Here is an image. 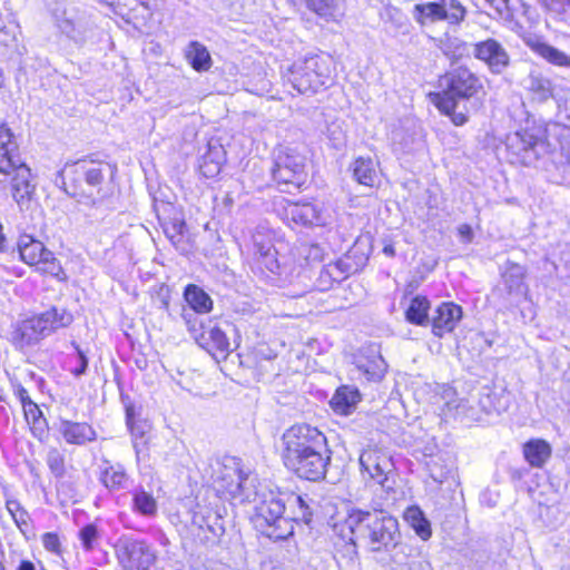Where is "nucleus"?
I'll return each instance as SVG.
<instances>
[{"label":"nucleus","mask_w":570,"mask_h":570,"mask_svg":"<svg viewBox=\"0 0 570 570\" xmlns=\"http://www.w3.org/2000/svg\"><path fill=\"white\" fill-rule=\"evenodd\" d=\"M159 224L171 243H175V238L181 237L186 232V224L183 217L171 219L159 217Z\"/></svg>","instance_id":"43"},{"label":"nucleus","mask_w":570,"mask_h":570,"mask_svg":"<svg viewBox=\"0 0 570 570\" xmlns=\"http://www.w3.org/2000/svg\"><path fill=\"white\" fill-rule=\"evenodd\" d=\"M24 416L30 424L31 422L36 421L38 417L42 416V411L39 409V406L35 402H29L23 407Z\"/></svg>","instance_id":"53"},{"label":"nucleus","mask_w":570,"mask_h":570,"mask_svg":"<svg viewBox=\"0 0 570 570\" xmlns=\"http://www.w3.org/2000/svg\"><path fill=\"white\" fill-rule=\"evenodd\" d=\"M212 469L213 487L219 495H230L234 498L242 493L243 482L246 478L235 459H226L222 462L216 461Z\"/></svg>","instance_id":"12"},{"label":"nucleus","mask_w":570,"mask_h":570,"mask_svg":"<svg viewBox=\"0 0 570 570\" xmlns=\"http://www.w3.org/2000/svg\"><path fill=\"white\" fill-rule=\"evenodd\" d=\"M223 156L218 150L208 149L198 161V175L205 179H215L223 167Z\"/></svg>","instance_id":"36"},{"label":"nucleus","mask_w":570,"mask_h":570,"mask_svg":"<svg viewBox=\"0 0 570 570\" xmlns=\"http://www.w3.org/2000/svg\"><path fill=\"white\" fill-rule=\"evenodd\" d=\"M351 173L354 180L368 188H380L382 171L379 161L370 156H357L351 164Z\"/></svg>","instance_id":"18"},{"label":"nucleus","mask_w":570,"mask_h":570,"mask_svg":"<svg viewBox=\"0 0 570 570\" xmlns=\"http://www.w3.org/2000/svg\"><path fill=\"white\" fill-rule=\"evenodd\" d=\"M355 365L368 381L375 382L384 377L389 367L385 358H356Z\"/></svg>","instance_id":"39"},{"label":"nucleus","mask_w":570,"mask_h":570,"mask_svg":"<svg viewBox=\"0 0 570 570\" xmlns=\"http://www.w3.org/2000/svg\"><path fill=\"white\" fill-rule=\"evenodd\" d=\"M524 460L532 466L540 469L551 458L552 448L542 439H531L523 444Z\"/></svg>","instance_id":"31"},{"label":"nucleus","mask_w":570,"mask_h":570,"mask_svg":"<svg viewBox=\"0 0 570 570\" xmlns=\"http://www.w3.org/2000/svg\"><path fill=\"white\" fill-rule=\"evenodd\" d=\"M19 258L45 278L65 283L68 274L57 255L42 240L30 234H21L17 242Z\"/></svg>","instance_id":"8"},{"label":"nucleus","mask_w":570,"mask_h":570,"mask_svg":"<svg viewBox=\"0 0 570 570\" xmlns=\"http://www.w3.org/2000/svg\"><path fill=\"white\" fill-rule=\"evenodd\" d=\"M308 147L304 142L279 145L271 168L272 181L277 190L285 194H299L308 189Z\"/></svg>","instance_id":"6"},{"label":"nucleus","mask_w":570,"mask_h":570,"mask_svg":"<svg viewBox=\"0 0 570 570\" xmlns=\"http://www.w3.org/2000/svg\"><path fill=\"white\" fill-rule=\"evenodd\" d=\"M150 299L159 308L169 311L171 289L166 283H159L149 291Z\"/></svg>","instance_id":"44"},{"label":"nucleus","mask_w":570,"mask_h":570,"mask_svg":"<svg viewBox=\"0 0 570 570\" xmlns=\"http://www.w3.org/2000/svg\"><path fill=\"white\" fill-rule=\"evenodd\" d=\"M116 171L115 164L87 155L77 160L67 161L58 171L56 184L77 202L96 205L98 200L108 196L105 187L112 180Z\"/></svg>","instance_id":"4"},{"label":"nucleus","mask_w":570,"mask_h":570,"mask_svg":"<svg viewBox=\"0 0 570 570\" xmlns=\"http://www.w3.org/2000/svg\"><path fill=\"white\" fill-rule=\"evenodd\" d=\"M4 86V72L2 68L0 67V88Z\"/></svg>","instance_id":"62"},{"label":"nucleus","mask_w":570,"mask_h":570,"mask_svg":"<svg viewBox=\"0 0 570 570\" xmlns=\"http://www.w3.org/2000/svg\"><path fill=\"white\" fill-rule=\"evenodd\" d=\"M301 257L304 259L306 266L320 264L324 261V249L317 244H308L302 248Z\"/></svg>","instance_id":"47"},{"label":"nucleus","mask_w":570,"mask_h":570,"mask_svg":"<svg viewBox=\"0 0 570 570\" xmlns=\"http://www.w3.org/2000/svg\"><path fill=\"white\" fill-rule=\"evenodd\" d=\"M525 45L532 52L544 59L547 62L557 67H570V57L551 45L539 39H528Z\"/></svg>","instance_id":"29"},{"label":"nucleus","mask_w":570,"mask_h":570,"mask_svg":"<svg viewBox=\"0 0 570 570\" xmlns=\"http://www.w3.org/2000/svg\"><path fill=\"white\" fill-rule=\"evenodd\" d=\"M473 56L494 75L503 72L511 62L505 48L494 38H487L473 43Z\"/></svg>","instance_id":"15"},{"label":"nucleus","mask_w":570,"mask_h":570,"mask_svg":"<svg viewBox=\"0 0 570 570\" xmlns=\"http://www.w3.org/2000/svg\"><path fill=\"white\" fill-rule=\"evenodd\" d=\"M184 301L196 314H208L214 309V301L200 286L187 284L183 292Z\"/></svg>","instance_id":"30"},{"label":"nucleus","mask_w":570,"mask_h":570,"mask_svg":"<svg viewBox=\"0 0 570 570\" xmlns=\"http://www.w3.org/2000/svg\"><path fill=\"white\" fill-rule=\"evenodd\" d=\"M17 570H36V566L29 560H22Z\"/></svg>","instance_id":"59"},{"label":"nucleus","mask_w":570,"mask_h":570,"mask_svg":"<svg viewBox=\"0 0 570 570\" xmlns=\"http://www.w3.org/2000/svg\"><path fill=\"white\" fill-rule=\"evenodd\" d=\"M361 401V393L357 387L342 385L334 393L330 404L333 411L340 415H348Z\"/></svg>","instance_id":"28"},{"label":"nucleus","mask_w":570,"mask_h":570,"mask_svg":"<svg viewBox=\"0 0 570 570\" xmlns=\"http://www.w3.org/2000/svg\"><path fill=\"white\" fill-rule=\"evenodd\" d=\"M99 479L109 491L125 490L129 483V476L125 468L120 464H110L109 462L101 469Z\"/></svg>","instance_id":"35"},{"label":"nucleus","mask_w":570,"mask_h":570,"mask_svg":"<svg viewBox=\"0 0 570 570\" xmlns=\"http://www.w3.org/2000/svg\"><path fill=\"white\" fill-rule=\"evenodd\" d=\"M42 544L46 550L60 554V540L57 533L47 532L42 535Z\"/></svg>","instance_id":"50"},{"label":"nucleus","mask_w":570,"mask_h":570,"mask_svg":"<svg viewBox=\"0 0 570 570\" xmlns=\"http://www.w3.org/2000/svg\"><path fill=\"white\" fill-rule=\"evenodd\" d=\"M194 535L202 544L208 548L218 546L225 533L222 517L213 511H195L191 519Z\"/></svg>","instance_id":"13"},{"label":"nucleus","mask_w":570,"mask_h":570,"mask_svg":"<svg viewBox=\"0 0 570 570\" xmlns=\"http://www.w3.org/2000/svg\"><path fill=\"white\" fill-rule=\"evenodd\" d=\"M458 234L463 243H471L473 239V229L469 224H462L458 228Z\"/></svg>","instance_id":"54"},{"label":"nucleus","mask_w":570,"mask_h":570,"mask_svg":"<svg viewBox=\"0 0 570 570\" xmlns=\"http://www.w3.org/2000/svg\"><path fill=\"white\" fill-rule=\"evenodd\" d=\"M106 4L115 16L134 28L145 26L153 17L148 2L141 0H99Z\"/></svg>","instance_id":"14"},{"label":"nucleus","mask_w":570,"mask_h":570,"mask_svg":"<svg viewBox=\"0 0 570 570\" xmlns=\"http://www.w3.org/2000/svg\"><path fill=\"white\" fill-rule=\"evenodd\" d=\"M350 277L348 273L343 268L341 263L336 259L326 264L317 277V288L321 292H326L334 288L336 285Z\"/></svg>","instance_id":"33"},{"label":"nucleus","mask_w":570,"mask_h":570,"mask_svg":"<svg viewBox=\"0 0 570 570\" xmlns=\"http://www.w3.org/2000/svg\"><path fill=\"white\" fill-rule=\"evenodd\" d=\"M215 364L218 366V368L226 375L230 376L233 380H235L233 376H238L239 374L237 372L233 373L234 365H238V368H240L244 363L242 358H214Z\"/></svg>","instance_id":"48"},{"label":"nucleus","mask_w":570,"mask_h":570,"mask_svg":"<svg viewBox=\"0 0 570 570\" xmlns=\"http://www.w3.org/2000/svg\"><path fill=\"white\" fill-rule=\"evenodd\" d=\"M200 347L210 355L229 354L230 342L227 334L218 326H213L208 332H202L196 336Z\"/></svg>","instance_id":"25"},{"label":"nucleus","mask_w":570,"mask_h":570,"mask_svg":"<svg viewBox=\"0 0 570 570\" xmlns=\"http://www.w3.org/2000/svg\"><path fill=\"white\" fill-rule=\"evenodd\" d=\"M58 430L69 444L83 445L96 440L97 436L91 425L69 420H60Z\"/></svg>","instance_id":"24"},{"label":"nucleus","mask_w":570,"mask_h":570,"mask_svg":"<svg viewBox=\"0 0 570 570\" xmlns=\"http://www.w3.org/2000/svg\"><path fill=\"white\" fill-rule=\"evenodd\" d=\"M305 9L326 23H340L344 18V0H302Z\"/></svg>","instance_id":"20"},{"label":"nucleus","mask_w":570,"mask_h":570,"mask_svg":"<svg viewBox=\"0 0 570 570\" xmlns=\"http://www.w3.org/2000/svg\"><path fill=\"white\" fill-rule=\"evenodd\" d=\"M132 509L144 517H154L157 513V502L155 498L144 489L136 490L132 493Z\"/></svg>","instance_id":"40"},{"label":"nucleus","mask_w":570,"mask_h":570,"mask_svg":"<svg viewBox=\"0 0 570 570\" xmlns=\"http://www.w3.org/2000/svg\"><path fill=\"white\" fill-rule=\"evenodd\" d=\"M78 537L86 551L94 550L99 541V531L97 525L94 523L86 524L79 530Z\"/></svg>","instance_id":"46"},{"label":"nucleus","mask_w":570,"mask_h":570,"mask_svg":"<svg viewBox=\"0 0 570 570\" xmlns=\"http://www.w3.org/2000/svg\"><path fill=\"white\" fill-rule=\"evenodd\" d=\"M463 308L455 302L440 303L430 320L431 333L439 338L452 334L463 318Z\"/></svg>","instance_id":"17"},{"label":"nucleus","mask_w":570,"mask_h":570,"mask_svg":"<svg viewBox=\"0 0 570 570\" xmlns=\"http://www.w3.org/2000/svg\"><path fill=\"white\" fill-rule=\"evenodd\" d=\"M502 278L505 284L508 293H515L525 288L524 278L525 274L517 263H509Z\"/></svg>","instance_id":"41"},{"label":"nucleus","mask_w":570,"mask_h":570,"mask_svg":"<svg viewBox=\"0 0 570 570\" xmlns=\"http://www.w3.org/2000/svg\"><path fill=\"white\" fill-rule=\"evenodd\" d=\"M282 218L289 225L312 227L324 225V206L316 198L286 200L281 210Z\"/></svg>","instance_id":"11"},{"label":"nucleus","mask_w":570,"mask_h":570,"mask_svg":"<svg viewBox=\"0 0 570 570\" xmlns=\"http://www.w3.org/2000/svg\"><path fill=\"white\" fill-rule=\"evenodd\" d=\"M6 508L21 533L26 534L30 521V514L28 511L24 510L20 502L16 499L7 500Z\"/></svg>","instance_id":"42"},{"label":"nucleus","mask_w":570,"mask_h":570,"mask_svg":"<svg viewBox=\"0 0 570 570\" xmlns=\"http://www.w3.org/2000/svg\"><path fill=\"white\" fill-rule=\"evenodd\" d=\"M383 253L389 256V257H394L395 256V248H394V245L393 244H386L384 245L383 247Z\"/></svg>","instance_id":"60"},{"label":"nucleus","mask_w":570,"mask_h":570,"mask_svg":"<svg viewBox=\"0 0 570 570\" xmlns=\"http://www.w3.org/2000/svg\"><path fill=\"white\" fill-rule=\"evenodd\" d=\"M413 19L420 26L439 21L460 24L466 16V9L459 0H435L416 3L412 9Z\"/></svg>","instance_id":"10"},{"label":"nucleus","mask_w":570,"mask_h":570,"mask_svg":"<svg viewBox=\"0 0 570 570\" xmlns=\"http://www.w3.org/2000/svg\"><path fill=\"white\" fill-rule=\"evenodd\" d=\"M254 523L265 537L278 541L294 533V521L309 523L312 511L301 495L269 491L257 503Z\"/></svg>","instance_id":"5"},{"label":"nucleus","mask_w":570,"mask_h":570,"mask_svg":"<svg viewBox=\"0 0 570 570\" xmlns=\"http://www.w3.org/2000/svg\"><path fill=\"white\" fill-rule=\"evenodd\" d=\"M116 556L124 570H150L158 559L157 550L151 543L135 538L119 539Z\"/></svg>","instance_id":"9"},{"label":"nucleus","mask_w":570,"mask_h":570,"mask_svg":"<svg viewBox=\"0 0 570 570\" xmlns=\"http://www.w3.org/2000/svg\"><path fill=\"white\" fill-rule=\"evenodd\" d=\"M360 465L371 479L382 487H385L389 475L394 471L392 458L376 446H368L362 451L360 455Z\"/></svg>","instance_id":"16"},{"label":"nucleus","mask_w":570,"mask_h":570,"mask_svg":"<svg viewBox=\"0 0 570 570\" xmlns=\"http://www.w3.org/2000/svg\"><path fill=\"white\" fill-rule=\"evenodd\" d=\"M561 397L570 406V375H567L560 389Z\"/></svg>","instance_id":"55"},{"label":"nucleus","mask_w":570,"mask_h":570,"mask_svg":"<svg viewBox=\"0 0 570 570\" xmlns=\"http://www.w3.org/2000/svg\"><path fill=\"white\" fill-rule=\"evenodd\" d=\"M17 395L22 404V407H24V405H27V403L29 402H33L30 396H29V393L28 391L22 387V386H19L18 390H17Z\"/></svg>","instance_id":"57"},{"label":"nucleus","mask_w":570,"mask_h":570,"mask_svg":"<svg viewBox=\"0 0 570 570\" xmlns=\"http://www.w3.org/2000/svg\"><path fill=\"white\" fill-rule=\"evenodd\" d=\"M46 462L55 478L61 479L65 476V456L58 449L52 448L48 451Z\"/></svg>","instance_id":"45"},{"label":"nucleus","mask_w":570,"mask_h":570,"mask_svg":"<svg viewBox=\"0 0 570 570\" xmlns=\"http://www.w3.org/2000/svg\"><path fill=\"white\" fill-rule=\"evenodd\" d=\"M372 245L367 239L357 237L350 248L337 261L350 276L360 273L367 265Z\"/></svg>","instance_id":"19"},{"label":"nucleus","mask_w":570,"mask_h":570,"mask_svg":"<svg viewBox=\"0 0 570 570\" xmlns=\"http://www.w3.org/2000/svg\"><path fill=\"white\" fill-rule=\"evenodd\" d=\"M122 403L125 405V412H126V423L130 431H135V421H137L138 413L136 411L135 404L130 401L129 397H122Z\"/></svg>","instance_id":"52"},{"label":"nucleus","mask_w":570,"mask_h":570,"mask_svg":"<svg viewBox=\"0 0 570 570\" xmlns=\"http://www.w3.org/2000/svg\"><path fill=\"white\" fill-rule=\"evenodd\" d=\"M148 358H135L136 366L140 370H145L147 367Z\"/></svg>","instance_id":"61"},{"label":"nucleus","mask_w":570,"mask_h":570,"mask_svg":"<svg viewBox=\"0 0 570 570\" xmlns=\"http://www.w3.org/2000/svg\"><path fill=\"white\" fill-rule=\"evenodd\" d=\"M72 361L73 358H68ZM77 364L72 365L71 362H66L63 367L72 373L76 377L83 375L88 368V358H75Z\"/></svg>","instance_id":"51"},{"label":"nucleus","mask_w":570,"mask_h":570,"mask_svg":"<svg viewBox=\"0 0 570 570\" xmlns=\"http://www.w3.org/2000/svg\"><path fill=\"white\" fill-rule=\"evenodd\" d=\"M41 338L42 336L40 332H38V327L32 317L18 322L10 333L11 344L20 351L38 343Z\"/></svg>","instance_id":"27"},{"label":"nucleus","mask_w":570,"mask_h":570,"mask_svg":"<svg viewBox=\"0 0 570 570\" xmlns=\"http://www.w3.org/2000/svg\"><path fill=\"white\" fill-rule=\"evenodd\" d=\"M431 302L425 295H415L410 299L404 311L405 320L416 326H426L430 323Z\"/></svg>","instance_id":"32"},{"label":"nucleus","mask_w":570,"mask_h":570,"mask_svg":"<svg viewBox=\"0 0 570 570\" xmlns=\"http://www.w3.org/2000/svg\"><path fill=\"white\" fill-rule=\"evenodd\" d=\"M278 252L272 240H261L255 243L254 264L261 273H279Z\"/></svg>","instance_id":"23"},{"label":"nucleus","mask_w":570,"mask_h":570,"mask_svg":"<svg viewBox=\"0 0 570 570\" xmlns=\"http://www.w3.org/2000/svg\"><path fill=\"white\" fill-rule=\"evenodd\" d=\"M478 404L487 414H499L508 410L510 404V394L503 389L497 391L489 386H483L479 392Z\"/></svg>","instance_id":"26"},{"label":"nucleus","mask_w":570,"mask_h":570,"mask_svg":"<svg viewBox=\"0 0 570 570\" xmlns=\"http://www.w3.org/2000/svg\"><path fill=\"white\" fill-rule=\"evenodd\" d=\"M2 556H3V551L0 550V570H6V567L2 562Z\"/></svg>","instance_id":"63"},{"label":"nucleus","mask_w":570,"mask_h":570,"mask_svg":"<svg viewBox=\"0 0 570 570\" xmlns=\"http://www.w3.org/2000/svg\"><path fill=\"white\" fill-rule=\"evenodd\" d=\"M404 519L422 540L425 541L431 538L432 530L430 521L419 507L407 508L404 512Z\"/></svg>","instance_id":"38"},{"label":"nucleus","mask_w":570,"mask_h":570,"mask_svg":"<svg viewBox=\"0 0 570 570\" xmlns=\"http://www.w3.org/2000/svg\"><path fill=\"white\" fill-rule=\"evenodd\" d=\"M336 63L325 52L312 53L294 61L287 69V80L302 95H314L335 82Z\"/></svg>","instance_id":"7"},{"label":"nucleus","mask_w":570,"mask_h":570,"mask_svg":"<svg viewBox=\"0 0 570 570\" xmlns=\"http://www.w3.org/2000/svg\"><path fill=\"white\" fill-rule=\"evenodd\" d=\"M334 532L355 552L362 544L370 552H387L399 544L401 533L395 518L382 509L347 507L345 518Z\"/></svg>","instance_id":"2"},{"label":"nucleus","mask_w":570,"mask_h":570,"mask_svg":"<svg viewBox=\"0 0 570 570\" xmlns=\"http://www.w3.org/2000/svg\"><path fill=\"white\" fill-rule=\"evenodd\" d=\"M31 317L42 338L59 328L68 326L73 320L68 311L56 306Z\"/></svg>","instance_id":"21"},{"label":"nucleus","mask_w":570,"mask_h":570,"mask_svg":"<svg viewBox=\"0 0 570 570\" xmlns=\"http://www.w3.org/2000/svg\"><path fill=\"white\" fill-rule=\"evenodd\" d=\"M432 402L434 404H441L443 411L455 414H465L466 410L471 406L468 404L469 401L461 399L456 400V391L448 384H434Z\"/></svg>","instance_id":"22"},{"label":"nucleus","mask_w":570,"mask_h":570,"mask_svg":"<svg viewBox=\"0 0 570 570\" xmlns=\"http://www.w3.org/2000/svg\"><path fill=\"white\" fill-rule=\"evenodd\" d=\"M181 317L190 333L197 332V320L189 313H181Z\"/></svg>","instance_id":"56"},{"label":"nucleus","mask_w":570,"mask_h":570,"mask_svg":"<svg viewBox=\"0 0 570 570\" xmlns=\"http://www.w3.org/2000/svg\"><path fill=\"white\" fill-rule=\"evenodd\" d=\"M436 90L426 92L425 98L455 127H462L470 120L465 107L459 108L460 102L482 105L488 90L484 77L468 65L451 66L436 78Z\"/></svg>","instance_id":"1"},{"label":"nucleus","mask_w":570,"mask_h":570,"mask_svg":"<svg viewBox=\"0 0 570 570\" xmlns=\"http://www.w3.org/2000/svg\"><path fill=\"white\" fill-rule=\"evenodd\" d=\"M426 470L431 480L441 485L452 475V465L442 455H432L425 462Z\"/></svg>","instance_id":"37"},{"label":"nucleus","mask_w":570,"mask_h":570,"mask_svg":"<svg viewBox=\"0 0 570 570\" xmlns=\"http://www.w3.org/2000/svg\"><path fill=\"white\" fill-rule=\"evenodd\" d=\"M185 59L197 72L208 71L213 66L212 56L203 43L190 41L185 50Z\"/></svg>","instance_id":"34"},{"label":"nucleus","mask_w":570,"mask_h":570,"mask_svg":"<svg viewBox=\"0 0 570 570\" xmlns=\"http://www.w3.org/2000/svg\"><path fill=\"white\" fill-rule=\"evenodd\" d=\"M29 425L32 435L40 442H43L48 438V423L43 415L31 422Z\"/></svg>","instance_id":"49"},{"label":"nucleus","mask_w":570,"mask_h":570,"mask_svg":"<svg viewBox=\"0 0 570 570\" xmlns=\"http://www.w3.org/2000/svg\"><path fill=\"white\" fill-rule=\"evenodd\" d=\"M282 444V460L288 470L308 481L325 478L332 451L317 428L295 424L283 433Z\"/></svg>","instance_id":"3"},{"label":"nucleus","mask_w":570,"mask_h":570,"mask_svg":"<svg viewBox=\"0 0 570 570\" xmlns=\"http://www.w3.org/2000/svg\"><path fill=\"white\" fill-rule=\"evenodd\" d=\"M135 431H131V433L134 435H139V436H142L145 434V424L139 422V421H135Z\"/></svg>","instance_id":"58"}]
</instances>
